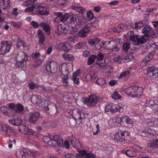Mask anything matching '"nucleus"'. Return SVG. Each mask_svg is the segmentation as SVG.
Listing matches in <instances>:
<instances>
[{"mask_svg": "<svg viewBox=\"0 0 158 158\" xmlns=\"http://www.w3.org/2000/svg\"><path fill=\"white\" fill-rule=\"evenodd\" d=\"M14 59L15 67L17 68H21L26 66L27 62L30 61L31 58L27 53L22 51L16 55Z\"/></svg>", "mask_w": 158, "mask_h": 158, "instance_id": "f257e3e1", "label": "nucleus"}, {"mask_svg": "<svg viewBox=\"0 0 158 158\" xmlns=\"http://www.w3.org/2000/svg\"><path fill=\"white\" fill-rule=\"evenodd\" d=\"M43 140L49 145L53 147H56L57 145L60 146L63 143L61 138L58 135H53L51 137L45 136L43 138Z\"/></svg>", "mask_w": 158, "mask_h": 158, "instance_id": "f03ea898", "label": "nucleus"}, {"mask_svg": "<svg viewBox=\"0 0 158 158\" xmlns=\"http://www.w3.org/2000/svg\"><path fill=\"white\" fill-rule=\"evenodd\" d=\"M125 92L128 95L137 98L143 94V88L136 86H130L126 89Z\"/></svg>", "mask_w": 158, "mask_h": 158, "instance_id": "7ed1b4c3", "label": "nucleus"}, {"mask_svg": "<svg viewBox=\"0 0 158 158\" xmlns=\"http://www.w3.org/2000/svg\"><path fill=\"white\" fill-rule=\"evenodd\" d=\"M11 45L7 40H2L0 43V55H5L10 52Z\"/></svg>", "mask_w": 158, "mask_h": 158, "instance_id": "20e7f679", "label": "nucleus"}, {"mask_svg": "<svg viewBox=\"0 0 158 158\" xmlns=\"http://www.w3.org/2000/svg\"><path fill=\"white\" fill-rule=\"evenodd\" d=\"M98 97L95 95H91L83 100V103L89 107L95 106L98 101Z\"/></svg>", "mask_w": 158, "mask_h": 158, "instance_id": "39448f33", "label": "nucleus"}, {"mask_svg": "<svg viewBox=\"0 0 158 158\" xmlns=\"http://www.w3.org/2000/svg\"><path fill=\"white\" fill-rule=\"evenodd\" d=\"M47 105L44 102L40 104L41 108L47 111L57 112L58 108L56 105L52 101H49L48 102H47Z\"/></svg>", "mask_w": 158, "mask_h": 158, "instance_id": "423d86ee", "label": "nucleus"}, {"mask_svg": "<svg viewBox=\"0 0 158 158\" xmlns=\"http://www.w3.org/2000/svg\"><path fill=\"white\" fill-rule=\"evenodd\" d=\"M128 135V132L126 131H119L114 135V141L115 143H122L126 141L125 135Z\"/></svg>", "mask_w": 158, "mask_h": 158, "instance_id": "0eeeda50", "label": "nucleus"}, {"mask_svg": "<svg viewBox=\"0 0 158 158\" xmlns=\"http://www.w3.org/2000/svg\"><path fill=\"white\" fill-rule=\"evenodd\" d=\"M35 6L36 9H38L36 11V14L42 15H47L49 14V8L45 6L42 3H37L35 5Z\"/></svg>", "mask_w": 158, "mask_h": 158, "instance_id": "6e6552de", "label": "nucleus"}, {"mask_svg": "<svg viewBox=\"0 0 158 158\" xmlns=\"http://www.w3.org/2000/svg\"><path fill=\"white\" fill-rule=\"evenodd\" d=\"M142 32L148 38L151 37L153 38L156 37L154 30L148 25H146L142 28Z\"/></svg>", "mask_w": 158, "mask_h": 158, "instance_id": "1a4fd4ad", "label": "nucleus"}, {"mask_svg": "<svg viewBox=\"0 0 158 158\" xmlns=\"http://www.w3.org/2000/svg\"><path fill=\"white\" fill-rule=\"evenodd\" d=\"M58 64L57 63L54 61L48 62L45 67L47 71L51 73H54L57 70Z\"/></svg>", "mask_w": 158, "mask_h": 158, "instance_id": "9d476101", "label": "nucleus"}, {"mask_svg": "<svg viewBox=\"0 0 158 158\" xmlns=\"http://www.w3.org/2000/svg\"><path fill=\"white\" fill-rule=\"evenodd\" d=\"M55 17L53 20V22L56 23L60 22H64L66 20V13L63 14L61 12H57L54 13Z\"/></svg>", "mask_w": 158, "mask_h": 158, "instance_id": "9b49d317", "label": "nucleus"}, {"mask_svg": "<svg viewBox=\"0 0 158 158\" xmlns=\"http://www.w3.org/2000/svg\"><path fill=\"white\" fill-rule=\"evenodd\" d=\"M75 114L73 118L76 121L77 120L84 119L88 115L87 113L83 110L76 109L75 110Z\"/></svg>", "mask_w": 158, "mask_h": 158, "instance_id": "f8f14e48", "label": "nucleus"}, {"mask_svg": "<svg viewBox=\"0 0 158 158\" xmlns=\"http://www.w3.org/2000/svg\"><path fill=\"white\" fill-rule=\"evenodd\" d=\"M69 139L70 142L72 147L79 149L81 147V144L79 140L76 139L73 135H71L69 137Z\"/></svg>", "mask_w": 158, "mask_h": 158, "instance_id": "ddd939ff", "label": "nucleus"}, {"mask_svg": "<svg viewBox=\"0 0 158 158\" xmlns=\"http://www.w3.org/2000/svg\"><path fill=\"white\" fill-rule=\"evenodd\" d=\"M115 121L118 124L123 123L127 124H132L133 122L132 119L127 116H124L122 118L118 117L116 118Z\"/></svg>", "mask_w": 158, "mask_h": 158, "instance_id": "4468645a", "label": "nucleus"}, {"mask_svg": "<svg viewBox=\"0 0 158 158\" xmlns=\"http://www.w3.org/2000/svg\"><path fill=\"white\" fill-rule=\"evenodd\" d=\"M19 129L21 133L24 134L31 135L34 133L33 131L25 125L21 126L19 127Z\"/></svg>", "mask_w": 158, "mask_h": 158, "instance_id": "2eb2a0df", "label": "nucleus"}, {"mask_svg": "<svg viewBox=\"0 0 158 158\" xmlns=\"http://www.w3.org/2000/svg\"><path fill=\"white\" fill-rule=\"evenodd\" d=\"M31 101L34 104H37L41 108L40 104L44 103V102L42 100L40 96L37 95H33L31 98Z\"/></svg>", "mask_w": 158, "mask_h": 158, "instance_id": "dca6fc26", "label": "nucleus"}, {"mask_svg": "<svg viewBox=\"0 0 158 158\" xmlns=\"http://www.w3.org/2000/svg\"><path fill=\"white\" fill-rule=\"evenodd\" d=\"M107 49L115 52L119 51V48L118 47L117 43L116 41L112 40H111V44L108 46Z\"/></svg>", "mask_w": 158, "mask_h": 158, "instance_id": "f3484780", "label": "nucleus"}, {"mask_svg": "<svg viewBox=\"0 0 158 158\" xmlns=\"http://www.w3.org/2000/svg\"><path fill=\"white\" fill-rule=\"evenodd\" d=\"M158 74V68L157 67H151L148 69L147 75L151 77L153 76H157Z\"/></svg>", "mask_w": 158, "mask_h": 158, "instance_id": "a211bd4d", "label": "nucleus"}, {"mask_svg": "<svg viewBox=\"0 0 158 158\" xmlns=\"http://www.w3.org/2000/svg\"><path fill=\"white\" fill-rule=\"evenodd\" d=\"M66 20L65 21L69 24H74L75 22L77 20L76 16L74 15H69L67 13H66Z\"/></svg>", "mask_w": 158, "mask_h": 158, "instance_id": "6ab92c4d", "label": "nucleus"}, {"mask_svg": "<svg viewBox=\"0 0 158 158\" xmlns=\"http://www.w3.org/2000/svg\"><path fill=\"white\" fill-rule=\"evenodd\" d=\"M37 35L39 39V44L40 45H44L45 40V36L42 31L41 30H39L37 32Z\"/></svg>", "mask_w": 158, "mask_h": 158, "instance_id": "aec40b11", "label": "nucleus"}, {"mask_svg": "<svg viewBox=\"0 0 158 158\" xmlns=\"http://www.w3.org/2000/svg\"><path fill=\"white\" fill-rule=\"evenodd\" d=\"M16 43V46L18 48H20L22 46L23 48H26L27 46V44L23 40L17 37V38H15L14 40Z\"/></svg>", "mask_w": 158, "mask_h": 158, "instance_id": "412c9836", "label": "nucleus"}, {"mask_svg": "<svg viewBox=\"0 0 158 158\" xmlns=\"http://www.w3.org/2000/svg\"><path fill=\"white\" fill-rule=\"evenodd\" d=\"M10 0H0V6L1 8L6 10L10 7Z\"/></svg>", "mask_w": 158, "mask_h": 158, "instance_id": "4be33fe9", "label": "nucleus"}, {"mask_svg": "<svg viewBox=\"0 0 158 158\" xmlns=\"http://www.w3.org/2000/svg\"><path fill=\"white\" fill-rule=\"evenodd\" d=\"M30 117L29 122L31 123H34L39 119L40 114L39 113L37 112L31 113Z\"/></svg>", "mask_w": 158, "mask_h": 158, "instance_id": "5701e85b", "label": "nucleus"}, {"mask_svg": "<svg viewBox=\"0 0 158 158\" xmlns=\"http://www.w3.org/2000/svg\"><path fill=\"white\" fill-rule=\"evenodd\" d=\"M79 154L81 156H83L84 157L87 158H95L96 155L94 154H91L90 153H87L85 150H81L79 152Z\"/></svg>", "mask_w": 158, "mask_h": 158, "instance_id": "b1692460", "label": "nucleus"}, {"mask_svg": "<svg viewBox=\"0 0 158 158\" xmlns=\"http://www.w3.org/2000/svg\"><path fill=\"white\" fill-rule=\"evenodd\" d=\"M155 54L154 52L152 51L148 54L143 59V62L144 63L145 65L147 64L153 57Z\"/></svg>", "mask_w": 158, "mask_h": 158, "instance_id": "393cba45", "label": "nucleus"}, {"mask_svg": "<svg viewBox=\"0 0 158 158\" xmlns=\"http://www.w3.org/2000/svg\"><path fill=\"white\" fill-rule=\"evenodd\" d=\"M149 148H155L158 147V139H153L149 141L147 143Z\"/></svg>", "mask_w": 158, "mask_h": 158, "instance_id": "a878e982", "label": "nucleus"}, {"mask_svg": "<svg viewBox=\"0 0 158 158\" xmlns=\"http://www.w3.org/2000/svg\"><path fill=\"white\" fill-rule=\"evenodd\" d=\"M72 48V45L69 43H65L62 44L61 49L63 51L68 52L71 50Z\"/></svg>", "mask_w": 158, "mask_h": 158, "instance_id": "bb28decb", "label": "nucleus"}, {"mask_svg": "<svg viewBox=\"0 0 158 158\" xmlns=\"http://www.w3.org/2000/svg\"><path fill=\"white\" fill-rule=\"evenodd\" d=\"M67 25L64 24H61L57 27L58 30L61 33H66L68 30Z\"/></svg>", "mask_w": 158, "mask_h": 158, "instance_id": "cd10ccee", "label": "nucleus"}, {"mask_svg": "<svg viewBox=\"0 0 158 158\" xmlns=\"http://www.w3.org/2000/svg\"><path fill=\"white\" fill-rule=\"evenodd\" d=\"M71 8L81 13H83L85 10V9L84 7L79 6L72 5L71 6Z\"/></svg>", "mask_w": 158, "mask_h": 158, "instance_id": "c85d7f7f", "label": "nucleus"}, {"mask_svg": "<svg viewBox=\"0 0 158 158\" xmlns=\"http://www.w3.org/2000/svg\"><path fill=\"white\" fill-rule=\"evenodd\" d=\"M15 155L18 158H25V153L22 150L18 149L15 152Z\"/></svg>", "mask_w": 158, "mask_h": 158, "instance_id": "c756f323", "label": "nucleus"}, {"mask_svg": "<svg viewBox=\"0 0 158 158\" xmlns=\"http://www.w3.org/2000/svg\"><path fill=\"white\" fill-rule=\"evenodd\" d=\"M127 36L129 37L130 40L134 41H135L137 40V35H134V32L130 31L127 33Z\"/></svg>", "mask_w": 158, "mask_h": 158, "instance_id": "7c9ffc66", "label": "nucleus"}, {"mask_svg": "<svg viewBox=\"0 0 158 158\" xmlns=\"http://www.w3.org/2000/svg\"><path fill=\"white\" fill-rule=\"evenodd\" d=\"M24 107L20 103L16 104L15 110V112L17 113H22L24 111Z\"/></svg>", "mask_w": 158, "mask_h": 158, "instance_id": "2f4dec72", "label": "nucleus"}, {"mask_svg": "<svg viewBox=\"0 0 158 158\" xmlns=\"http://www.w3.org/2000/svg\"><path fill=\"white\" fill-rule=\"evenodd\" d=\"M148 38V37L145 36H142L139 37H138L137 36L136 41H137V43L138 44H143L146 42Z\"/></svg>", "mask_w": 158, "mask_h": 158, "instance_id": "473e14b6", "label": "nucleus"}, {"mask_svg": "<svg viewBox=\"0 0 158 158\" xmlns=\"http://www.w3.org/2000/svg\"><path fill=\"white\" fill-rule=\"evenodd\" d=\"M121 106L118 104H113L111 110V113L114 114L118 112H120L121 109Z\"/></svg>", "mask_w": 158, "mask_h": 158, "instance_id": "72a5a7b5", "label": "nucleus"}, {"mask_svg": "<svg viewBox=\"0 0 158 158\" xmlns=\"http://www.w3.org/2000/svg\"><path fill=\"white\" fill-rule=\"evenodd\" d=\"M100 41V39L99 38L91 39L88 40V44L91 46H96Z\"/></svg>", "mask_w": 158, "mask_h": 158, "instance_id": "f704fd0d", "label": "nucleus"}, {"mask_svg": "<svg viewBox=\"0 0 158 158\" xmlns=\"http://www.w3.org/2000/svg\"><path fill=\"white\" fill-rule=\"evenodd\" d=\"M96 59V55H91L89 57L87 64L88 65H90L92 64L95 61Z\"/></svg>", "mask_w": 158, "mask_h": 158, "instance_id": "c9c22d12", "label": "nucleus"}, {"mask_svg": "<svg viewBox=\"0 0 158 158\" xmlns=\"http://www.w3.org/2000/svg\"><path fill=\"white\" fill-rule=\"evenodd\" d=\"M2 130L6 133H10L11 132L10 127L6 124H2L1 125Z\"/></svg>", "mask_w": 158, "mask_h": 158, "instance_id": "e433bc0d", "label": "nucleus"}, {"mask_svg": "<svg viewBox=\"0 0 158 158\" xmlns=\"http://www.w3.org/2000/svg\"><path fill=\"white\" fill-rule=\"evenodd\" d=\"M67 64H63L61 66V73L63 75L67 74L69 73V69L67 67Z\"/></svg>", "mask_w": 158, "mask_h": 158, "instance_id": "4c0bfd02", "label": "nucleus"}, {"mask_svg": "<svg viewBox=\"0 0 158 158\" xmlns=\"http://www.w3.org/2000/svg\"><path fill=\"white\" fill-rule=\"evenodd\" d=\"M63 58L67 60L72 61L74 59V57L71 54L65 53L63 55Z\"/></svg>", "mask_w": 158, "mask_h": 158, "instance_id": "58836bf2", "label": "nucleus"}, {"mask_svg": "<svg viewBox=\"0 0 158 158\" xmlns=\"http://www.w3.org/2000/svg\"><path fill=\"white\" fill-rule=\"evenodd\" d=\"M97 76V74L96 73H92L88 74L86 77H88L90 81H92L95 79Z\"/></svg>", "mask_w": 158, "mask_h": 158, "instance_id": "ea45409f", "label": "nucleus"}, {"mask_svg": "<svg viewBox=\"0 0 158 158\" xmlns=\"http://www.w3.org/2000/svg\"><path fill=\"white\" fill-rule=\"evenodd\" d=\"M28 86L30 89L31 90H33L35 88H37V87H38L37 84L33 81L29 83L28 85Z\"/></svg>", "mask_w": 158, "mask_h": 158, "instance_id": "a19ab883", "label": "nucleus"}, {"mask_svg": "<svg viewBox=\"0 0 158 158\" xmlns=\"http://www.w3.org/2000/svg\"><path fill=\"white\" fill-rule=\"evenodd\" d=\"M114 103H110L106 105L105 107V111L106 112H111L113 105Z\"/></svg>", "mask_w": 158, "mask_h": 158, "instance_id": "79ce46f5", "label": "nucleus"}, {"mask_svg": "<svg viewBox=\"0 0 158 158\" xmlns=\"http://www.w3.org/2000/svg\"><path fill=\"white\" fill-rule=\"evenodd\" d=\"M124 24L119 25L117 26L115 28L116 31L119 33L122 31L124 28Z\"/></svg>", "mask_w": 158, "mask_h": 158, "instance_id": "37998d69", "label": "nucleus"}, {"mask_svg": "<svg viewBox=\"0 0 158 158\" xmlns=\"http://www.w3.org/2000/svg\"><path fill=\"white\" fill-rule=\"evenodd\" d=\"M51 28L50 26L46 23L45 26L43 27V30L46 32H48L47 34L48 35H49L50 34V31Z\"/></svg>", "mask_w": 158, "mask_h": 158, "instance_id": "c03bdc74", "label": "nucleus"}, {"mask_svg": "<svg viewBox=\"0 0 158 158\" xmlns=\"http://www.w3.org/2000/svg\"><path fill=\"white\" fill-rule=\"evenodd\" d=\"M96 82L100 85H103L106 83V81L103 78H100L96 81Z\"/></svg>", "mask_w": 158, "mask_h": 158, "instance_id": "a18cd8bd", "label": "nucleus"}, {"mask_svg": "<svg viewBox=\"0 0 158 158\" xmlns=\"http://www.w3.org/2000/svg\"><path fill=\"white\" fill-rule=\"evenodd\" d=\"M130 47V45L129 43H124L123 45V49L125 52L127 51Z\"/></svg>", "mask_w": 158, "mask_h": 158, "instance_id": "49530a36", "label": "nucleus"}, {"mask_svg": "<svg viewBox=\"0 0 158 158\" xmlns=\"http://www.w3.org/2000/svg\"><path fill=\"white\" fill-rule=\"evenodd\" d=\"M68 77V76L65 75L62 79L63 85L64 86H66L69 85V84L67 81Z\"/></svg>", "mask_w": 158, "mask_h": 158, "instance_id": "de8ad7c7", "label": "nucleus"}, {"mask_svg": "<svg viewBox=\"0 0 158 158\" xmlns=\"http://www.w3.org/2000/svg\"><path fill=\"white\" fill-rule=\"evenodd\" d=\"M143 23L140 22L135 24V28L137 30H141L143 27Z\"/></svg>", "mask_w": 158, "mask_h": 158, "instance_id": "09e8293b", "label": "nucleus"}, {"mask_svg": "<svg viewBox=\"0 0 158 158\" xmlns=\"http://www.w3.org/2000/svg\"><path fill=\"white\" fill-rule=\"evenodd\" d=\"M121 97V96L118 94L117 91L115 92L112 96V98L114 100L118 99Z\"/></svg>", "mask_w": 158, "mask_h": 158, "instance_id": "8fccbe9b", "label": "nucleus"}, {"mask_svg": "<svg viewBox=\"0 0 158 158\" xmlns=\"http://www.w3.org/2000/svg\"><path fill=\"white\" fill-rule=\"evenodd\" d=\"M87 15L88 19L89 20L93 19L94 17L93 13L91 10H89L87 13Z\"/></svg>", "mask_w": 158, "mask_h": 158, "instance_id": "3c124183", "label": "nucleus"}, {"mask_svg": "<svg viewBox=\"0 0 158 158\" xmlns=\"http://www.w3.org/2000/svg\"><path fill=\"white\" fill-rule=\"evenodd\" d=\"M22 120L18 118H15V126H21Z\"/></svg>", "mask_w": 158, "mask_h": 158, "instance_id": "603ef678", "label": "nucleus"}, {"mask_svg": "<svg viewBox=\"0 0 158 158\" xmlns=\"http://www.w3.org/2000/svg\"><path fill=\"white\" fill-rule=\"evenodd\" d=\"M43 62V60L41 59H38L34 63L35 66L36 67H38L42 64Z\"/></svg>", "mask_w": 158, "mask_h": 158, "instance_id": "864d4df0", "label": "nucleus"}, {"mask_svg": "<svg viewBox=\"0 0 158 158\" xmlns=\"http://www.w3.org/2000/svg\"><path fill=\"white\" fill-rule=\"evenodd\" d=\"M134 152L128 150L126 151L125 153L129 157H133L135 155Z\"/></svg>", "mask_w": 158, "mask_h": 158, "instance_id": "5fc2aeb1", "label": "nucleus"}, {"mask_svg": "<svg viewBox=\"0 0 158 158\" xmlns=\"http://www.w3.org/2000/svg\"><path fill=\"white\" fill-rule=\"evenodd\" d=\"M104 56V54L100 52H99L97 56L96 55V59H97L99 61L102 60Z\"/></svg>", "mask_w": 158, "mask_h": 158, "instance_id": "6e6d98bb", "label": "nucleus"}, {"mask_svg": "<svg viewBox=\"0 0 158 158\" xmlns=\"http://www.w3.org/2000/svg\"><path fill=\"white\" fill-rule=\"evenodd\" d=\"M16 112L15 111L10 110L8 111L7 115L8 116L10 117H13L15 116V114Z\"/></svg>", "mask_w": 158, "mask_h": 158, "instance_id": "4d7b16f0", "label": "nucleus"}, {"mask_svg": "<svg viewBox=\"0 0 158 158\" xmlns=\"http://www.w3.org/2000/svg\"><path fill=\"white\" fill-rule=\"evenodd\" d=\"M34 8L36 9L35 5L28 7L25 9V11L27 12H31L33 11Z\"/></svg>", "mask_w": 158, "mask_h": 158, "instance_id": "13d9d810", "label": "nucleus"}, {"mask_svg": "<svg viewBox=\"0 0 158 158\" xmlns=\"http://www.w3.org/2000/svg\"><path fill=\"white\" fill-rule=\"evenodd\" d=\"M30 24L35 28L37 29L39 27V24L35 21L31 22Z\"/></svg>", "mask_w": 158, "mask_h": 158, "instance_id": "bf43d9fd", "label": "nucleus"}, {"mask_svg": "<svg viewBox=\"0 0 158 158\" xmlns=\"http://www.w3.org/2000/svg\"><path fill=\"white\" fill-rule=\"evenodd\" d=\"M104 45V43L98 41V43L96 45V47L98 49H101Z\"/></svg>", "mask_w": 158, "mask_h": 158, "instance_id": "052dcab7", "label": "nucleus"}, {"mask_svg": "<svg viewBox=\"0 0 158 158\" xmlns=\"http://www.w3.org/2000/svg\"><path fill=\"white\" fill-rule=\"evenodd\" d=\"M129 74L128 71H125L122 73L120 75L118 76L119 78H121L123 77L128 76Z\"/></svg>", "mask_w": 158, "mask_h": 158, "instance_id": "680f3d73", "label": "nucleus"}, {"mask_svg": "<svg viewBox=\"0 0 158 158\" xmlns=\"http://www.w3.org/2000/svg\"><path fill=\"white\" fill-rule=\"evenodd\" d=\"M147 131L149 134H152L153 135H156V132L154 130L148 128L147 130Z\"/></svg>", "mask_w": 158, "mask_h": 158, "instance_id": "e2e57ef3", "label": "nucleus"}, {"mask_svg": "<svg viewBox=\"0 0 158 158\" xmlns=\"http://www.w3.org/2000/svg\"><path fill=\"white\" fill-rule=\"evenodd\" d=\"M156 102H157V100L154 101L153 100H150L148 102V105L150 106H155V105H157Z\"/></svg>", "mask_w": 158, "mask_h": 158, "instance_id": "0e129e2a", "label": "nucleus"}, {"mask_svg": "<svg viewBox=\"0 0 158 158\" xmlns=\"http://www.w3.org/2000/svg\"><path fill=\"white\" fill-rule=\"evenodd\" d=\"M73 81L74 83L75 84L78 85L80 84V82L79 81V79L78 78L76 77H73Z\"/></svg>", "mask_w": 158, "mask_h": 158, "instance_id": "69168bd1", "label": "nucleus"}, {"mask_svg": "<svg viewBox=\"0 0 158 158\" xmlns=\"http://www.w3.org/2000/svg\"><path fill=\"white\" fill-rule=\"evenodd\" d=\"M40 55V53H33L31 55V56L32 58L33 59L36 58H37L39 57Z\"/></svg>", "mask_w": 158, "mask_h": 158, "instance_id": "338daca9", "label": "nucleus"}, {"mask_svg": "<svg viewBox=\"0 0 158 158\" xmlns=\"http://www.w3.org/2000/svg\"><path fill=\"white\" fill-rule=\"evenodd\" d=\"M40 152L38 151H35L32 153L31 155L34 158L38 157L40 155Z\"/></svg>", "mask_w": 158, "mask_h": 158, "instance_id": "774afa93", "label": "nucleus"}]
</instances>
